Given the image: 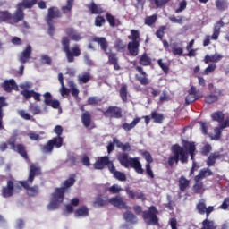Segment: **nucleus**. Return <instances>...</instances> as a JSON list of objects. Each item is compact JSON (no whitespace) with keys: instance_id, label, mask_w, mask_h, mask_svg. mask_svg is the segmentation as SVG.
Instances as JSON below:
<instances>
[{"instance_id":"obj_34","label":"nucleus","mask_w":229,"mask_h":229,"mask_svg":"<svg viewBox=\"0 0 229 229\" xmlns=\"http://www.w3.org/2000/svg\"><path fill=\"white\" fill-rule=\"evenodd\" d=\"M15 89H19V86H17V83H15V80L10 79V80L4 81V89L5 90V92L15 90Z\"/></svg>"},{"instance_id":"obj_11","label":"nucleus","mask_w":229,"mask_h":229,"mask_svg":"<svg viewBox=\"0 0 229 229\" xmlns=\"http://www.w3.org/2000/svg\"><path fill=\"white\" fill-rule=\"evenodd\" d=\"M196 210L198 214H200V216H204V214H206V217L208 219L210 214L214 211V206H208L207 208V201L205 199H201L196 205Z\"/></svg>"},{"instance_id":"obj_57","label":"nucleus","mask_w":229,"mask_h":229,"mask_svg":"<svg viewBox=\"0 0 229 229\" xmlns=\"http://www.w3.org/2000/svg\"><path fill=\"white\" fill-rule=\"evenodd\" d=\"M157 22V15L153 14L152 16H147L145 18L146 26H153V24Z\"/></svg>"},{"instance_id":"obj_58","label":"nucleus","mask_w":229,"mask_h":229,"mask_svg":"<svg viewBox=\"0 0 229 229\" xmlns=\"http://www.w3.org/2000/svg\"><path fill=\"white\" fill-rule=\"evenodd\" d=\"M69 87L71 89L72 96H73V98H78V96L80 94V90L76 89V84H74V82L71 81L69 83Z\"/></svg>"},{"instance_id":"obj_38","label":"nucleus","mask_w":229,"mask_h":229,"mask_svg":"<svg viewBox=\"0 0 229 229\" xmlns=\"http://www.w3.org/2000/svg\"><path fill=\"white\" fill-rule=\"evenodd\" d=\"M138 123H140V117L134 118L133 121L131 123H123L122 128L125 131H130L131 130H133V128H135V126H137Z\"/></svg>"},{"instance_id":"obj_33","label":"nucleus","mask_w":229,"mask_h":229,"mask_svg":"<svg viewBox=\"0 0 229 229\" xmlns=\"http://www.w3.org/2000/svg\"><path fill=\"white\" fill-rule=\"evenodd\" d=\"M4 106H8V103L6 102V98L0 97V130H4V126H3V117H4V114L3 113V108Z\"/></svg>"},{"instance_id":"obj_62","label":"nucleus","mask_w":229,"mask_h":229,"mask_svg":"<svg viewBox=\"0 0 229 229\" xmlns=\"http://www.w3.org/2000/svg\"><path fill=\"white\" fill-rule=\"evenodd\" d=\"M187 8V1L182 0V2L179 3V8L175 9V13H182L183 10Z\"/></svg>"},{"instance_id":"obj_3","label":"nucleus","mask_w":229,"mask_h":229,"mask_svg":"<svg viewBox=\"0 0 229 229\" xmlns=\"http://www.w3.org/2000/svg\"><path fill=\"white\" fill-rule=\"evenodd\" d=\"M54 131L55 134H57V136L54 137L52 140H49L47 144L41 148L42 153H48V155H51L55 148L59 149V148L64 146V138H62V133H64V127H62V125H56L54 129Z\"/></svg>"},{"instance_id":"obj_19","label":"nucleus","mask_w":229,"mask_h":229,"mask_svg":"<svg viewBox=\"0 0 229 229\" xmlns=\"http://www.w3.org/2000/svg\"><path fill=\"white\" fill-rule=\"evenodd\" d=\"M44 103L47 106H51L52 108L57 109L60 108V101L59 100H53V95L49 92H46L44 95Z\"/></svg>"},{"instance_id":"obj_21","label":"nucleus","mask_w":229,"mask_h":229,"mask_svg":"<svg viewBox=\"0 0 229 229\" xmlns=\"http://www.w3.org/2000/svg\"><path fill=\"white\" fill-rule=\"evenodd\" d=\"M106 55L108 56V63L110 65H114V71H121V66L119 65V57H117V54L107 52Z\"/></svg>"},{"instance_id":"obj_10","label":"nucleus","mask_w":229,"mask_h":229,"mask_svg":"<svg viewBox=\"0 0 229 229\" xmlns=\"http://www.w3.org/2000/svg\"><path fill=\"white\" fill-rule=\"evenodd\" d=\"M207 176H212V173H199L195 176V183L192 186L194 194H203V192H205V185L201 180H204V178H207Z\"/></svg>"},{"instance_id":"obj_50","label":"nucleus","mask_w":229,"mask_h":229,"mask_svg":"<svg viewBox=\"0 0 229 229\" xmlns=\"http://www.w3.org/2000/svg\"><path fill=\"white\" fill-rule=\"evenodd\" d=\"M202 225L205 229H217V225H216L214 221L208 219L203 220Z\"/></svg>"},{"instance_id":"obj_22","label":"nucleus","mask_w":229,"mask_h":229,"mask_svg":"<svg viewBox=\"0 0 229 229\" xmlns=\"http://www.w3.org/2000/svg\"><path fill=\"white\" fill-rule=\"evenodd\" d=\"M129 167L135 170L136 173H144V169L142 168V164H140V160L139 157L130 158Z\"/></svg>"},{"instance_id":"obj_54","label":"nucleus","mask_w":229,"mask_h":229,"mask_svg":"<svg viewBox=\"0 0 229 229\" xmlns=\"http://www.w3.org/2000/svg\"><path fill=\"white\" fill-rule=\"evenodd\" d=\"M100 103L101 99L98 98V97H89L88 98V105H90L91 106H99Z\"/></svg>"},{"instance_id":"obj_37","label":"nucleus","mask_w":229,"mask_h":229,"mask_svg":"<svg viewBox=\"0 0 229 229\" xmlns=\"http://www.w3.org/2000/svg\"><path fill=\"white\" fill-rule=\"evenodd\" d=\"M191 185V181H189L185 176L182 175L179 178V190L181 192H185L187 188Z\"/></svg>"},{"instance_id":"obj_60","label":"nucleus","mask_w":229,"mask_h":229,"mask_svg":"<svg viewBox=\"0 0 229 229\" xmlns=\"http://www.w3.org/2000/svg\"><path fill=\"white\" fill-rule=\"evenodd\" d=\"M73 5V4H70L69 2H67L66 5L61 7L63 13H71V12H72Z\"/></svg>"},{"instance_id":"obj_4","label":"nucleus","mask_w":229,"mask_h":229,"mask_svg":"<svg viewBox=\"0 0 229 229\" xmlns=\"http://www.w3.org/2000/svg\"><path fill=\"white\" fill-rule=\"evenodd\" d=\"M61 44L63 51L65 53L68 64H72V62H74V58H78V56L81 55V48H80V45L75 44L71 48V40H69L68 37H63Z\"/></svg>"},{"instance_id":"obj_42","label":"nucleus","mask_w":229,"mask_h":229,"mask_svg":"<svg viewBox=\"0 0 229 229\" xmlns=\"http://www.w3.org/2000/svg\"><path fill=\"white\" fill-rule=\"evenodd\" d=\"M151 119H153L156 124H162L165 117L164 116V114H158L157 111H153L151 112Z\"/></svg>"},{"instance_id":"obj_48","label":"nucleus","mask_w":229,"mask_h":229,"mask_svg":"<svg viewBox=\"0 0 229 229\" xmlns=\"http://www.w3.org/2000/svg\"><path fill=\"white\" fill-rule=\"evenodd\" d=\"M12 21V14L8 11H0V22Z\"/></svg>"},{"instance_id":"obj_12","label":"nucleus","mask_w":229,"mask_h":229,"mask_svg":"<svg viewBox=\"0 0 229 229\" xmlns=\"http://www.w3.org/2000/svg\"><path fill=\"white\" fill-rule=\"evenodd\" d=\"M200 98H203V93L196 89L195 86H191L185 98V103L186 105H191V103H194V101L200 99Z\"/></svg>"},{"instance_id":"obj_36","label":"nucleus","mask_w":229,"mask_h":229,"mask_svg":"<svg viewBox=\"0 0 229 229\" xmlns=\"http://www.w3.org/2000/svg\"><path fill=\"white\" fill-rule=\"evenodd\" d=\"M123 218L126 221V223H131V225H137L139 221L137 219V216H135V214H133L131 211H126L123 214Z\"/></svg>"},{"instance_id":"obj_25","label":"nucleus","mask_w":229,"mask_h":229,"mask_svg":"<svg viewBox=\"0 0 229 229\" xmlns=\"http://www.w3.org/2000/svg\"><path fill=\"white\" fill-rule=\"evenodd\" d=\"M93 42H97L98 46H100V48L106 55H108V41L106 40V38H99V37H95L93 38Z\"/></svg>"},{"instance_id":"obj_6","label":"nucleus","mask_w":229,"mask_h":229,"mask_svg":"<svg viewBox=\"0 0 229 229\" xmlns=\"http://www.w3.org/2000/svg\"><path fill=\"white\" fill-rule=\"evenodd\" d=\"M18 135L19 134L17 133V131H14L8 140L7 144L10 146V149H12L13 151H16V153L22 157L24 160H28L30 157L28 156V150H26V146L21 143L15 145V143L17 142Z\"/></svg>"},{"instance_id":"obj_44","label":"nucleus","mask_w":229,"mask_h":229,"mask_svg":"<svg viewBox=\"0 0 229 229\" xmlns=\"http://www.w3.org/2000/svg\"><path fill=\"white\" fill-rule=\"evenodd\" d=\"M114 49H116V51H118V53H123L126 49V44H124V41H123V39L117 38L114 41Z\"/></svg>"},{"instance_id":"obj_61","label":"nucleus","mask_w":229,"mask_h":229,"mask_svg":"<svg viewBox=\"0 0 229 229\" xmlns=\"http://www.w3.org/2000/svg\"><path fill=\"white\" fill-rule=\"evenodd\" d=\"M53 62V59L47 55H41V64H44L45 65H51Z\"/></svg>"},{"instance_id":"obj_27","label":"nucleus","mask_w":229,"mask_h":229,"mask_svg":"<svg viewBox=\"0 0 229 229\" xmlns=\"http://www.w3.org/2000/svg\"><path fill=\"white\" fill-rule=\"evenodd\" d=\"M110 157L108 156H104L98 157V159L94 163V167L96 169H105V166L109 164Z\"/></svg>"},{"instance_id":"obj_35","label":"nucleus","mask_w":229,"mask_h":229,"mask_svg":"<svg viewBox=\"0 0 229 229\" xmlns=\"http://www.w3.org/2000/svg\"><path fill=\"white\" fill-rule=\"evenodd\" d=\"M89 208L87 206H81L74 212L75 217H89Z\"/></svg>"},{"instance_id":"obj_46","label":"nucleus","mask_w":229,"mask_h":229,"mask_svg":"<svg viewBox=\"0 0 229 229\" xmlns=\"http://www.w3.org/2000/svg\"><path fill=\"white\" fill-rule=\"evenodd\" d=\"M140 64L143 65V67H148V65H151V57L146 53L142 54L140 58Z\"/></svg>"},{"instance_id":"obj_13","label":"nucleus","mask_w":229,"mask_h":229,"mask_svg":"<svg viewBox=\"0 0 229 229\" xmlns=\"http://www.w3.org/2000/svg\"><path fill=\"white\" fill-rule=\"evenodd\" d=\"M104 117H111L113 119H121L123 117V109L119 106H110L103 112Z\"/></svg>"},{"instance_id":"obj_45","label":"nucleus","mask_w":229,"mask_h":229,"mask_svg":"<svg viewBox=\"0 0 229 229\" xmlns=\"http://www.w3.org/2000/svg\"><path fill=\"white\" fill-rule=\"evenodd\" d=\"M215 4L216 8H217L219 12H225V10H228V2L226 0H216Z\"/></svg>"},{"instance_id":"obj_1","label":"nucleus","mask_w":229,"mask_h":229,"mask_svg":"<svg viewBox=\"0 0 229 229\" xmlns=\"http://www.w3.org/2000/svg\"><path fill=\"white\" fill-rule=\"evenodd\" d=\"M172 153L173 156H170L167 161L169 167H174V164H178L179 162L182 164H187V162H189V155L191 160H194L196 143L182 140V147L179 144L172 146Z\"/></svg>"},{"instance_id":"obj_49","label":"nucleus","mask_w":229,"mask_h":229,"mask_svg":"<svg viewBox=\"0 0 229 229\" xmlns=\"http://www.w3.org/2000/svg\"><path fill=\"white\" fill-rule=\"evenodd\" d=\"M79 83H89L90 80H92V76L90 75V72H85L82 75L78 76Z\"/></svg>"},{"instance_id":"obj_32","label":"nucleus","mask_w":229,"mask_h":229,"mask_svg":"<svg viewBox=\"0 0 229 229\" xmlns=\"http://www.w3.org/2000/svg\"><path fill=\"white\" fill-rule=\"evenodd\" d=\"M221 94V91H215L214 93H211L209 95H207L204 98L205 103H208V105H212V103H216V101H218L219 95Z\"/></svg>"},{"instance_id":"obj_26","label":"nucleus","mask_w":229,"mask_h":229,"mask_svg":"<svg viewBox=\"0 0 229 229\" xmlns=\"http://www.w3.org/2000/svg\"><path fill=\"white\" fill-rule=\"evenodd\" d=\"M2 195L4 198H12L13 196V181L7 182V186L2 190Z\"/></svg>"},{"instance_id":"obj_17","label":"nucleus","mask_w":229,"mask_h":229,"mask_svg":"<svg viewBox=\"0 0 229 229\" xmlns=\"http://www.w3.org/2000/svg\"><path fill=\"white\" fill-rule=\"evenodd\" d=\"M108 203L117 208H123V210H130L131 208L126 205V202L123 201V198L116 196L108 199Z\"/></svg>"},{"instance_id":"obj_43","label":"nucleus","mask_w":229,"mask_h":229,"mask_svg":"<svg viewBox=\"0 0 229 229\" xmlns=\"http://www.w3.org/2000/svg\"><path fill=\"white\" fill-rule=\"evenodd\" d=\"M130 157L128 154H120L118 157V160L123 167H130Z\"/></svg>"},{"instance_id":"obj_40","label":"nucleus","mask_w":229,"mask_h":229,"mask_svg":"<svg viewBox=\"0 0 229 229\" xmlns=\"http://www.w3.org/2000/svg\"><path fill=\"white\" fill-rule=\"evenodd\" d=\"M108 197H106V199H103L101 196H98L95 199V201L93 202V207L95 208H98V207H106L108 205Z\"/></svg>"},{"instance_id":"obj_8","label":"nucleus","mask_w":229,"mask_h":229,"mask_svg":"<svg viewBox=\"0 0 229 229\" xmlns=\"http://www.w3.org/2000/svg\"><path fill=\"white\" fill-rule=\"evenodd\" d=\"M36 174H37L36 173H30L27 181L19 182V184L21 185V187H23L25 191H27V194L30 198H35V196H37L39 192L38 186L37 185L30 186L33 184V180H35Z\"/></svg>"},{"instance_id":"obj_20","label":"nucleus","mask_w":229,"mask_h":229,"mask_svg":"<svg viewBox=\"0 0 229 229\" xmlns=\"http://www.w3.org/2000/svg\"><path fill=\"white\" fill-rule=\"evenodd\" d=\"M21 94L25 98V99H31V98H33L35 101H41L40 93H38L35 90L23 89L21 91Z\"/></svg>"},{"instance_id":"obj_29","label":"nucleus","mask_w":229,"mask_h":229,"mask_svg":"<svg viewBox=\"0 0 229 229\" xmlns=\"http://www.w3.org/2000/svg\"><path fill=\"white\" fill-rule=\"evenodd\" d=\"M221 158H223V155H221V153H211L209 157H208L207 165H208V167H212V165L216 164V160H221Z\"/></svg>"},{"instance_id":"obj_16","label":"nucleus","mask_w":229,"mask_h":229,"mask_svg":"<svg viewBox=\"0 0 229 229\" xmlns=\"http://www.w3.org/2000/svg\"><path fill=\"white\" fill-rule=\"evenodd\" d=\"M31 53H33L31 45H27L25 49L19 55V62L23 64H28V62H30V60L31 59Z\"/></svg>"},{"instance_id":"obj_30","label":"nucleus","mask_w":229,"mask_h":229,"mask_svg":"<svg viewBox=\"0 0 229 229\" xmlns=\"http://www.w3.org/2000/svg\"><path fill=\"white\" fill-rule=\"evenodd\" d=\"M81 123L85 128H90L92 124V114H90V112L85 111L81 114Z\"/></svg>"},{"instance_id":"obj_23","label":"nucleus","mask_w":229,"mask_h":229,"mask_svg":"<svg viewBox=\"0 0 229 229\" xmlns=\"http://www.w3.org/2000/svg\"><path fill=\"white\" fill-rule=\"evenodd\" d=\"M67 37L71 38V40H73L74 42H80L81 40V35L74 28L68 27L64 30Z\"/></svg>"},{"instance_id":"obj_5","label":"nucleus","mask_w":229,"mask_h":229,"mask_svg":"<svg viewBox=\"0 0 229 229\" xmlns=\"http://www.w3.org/2000/svg\"><path fill=\"white\" fill-rule=\"evenodd\" d=\"M128 38L131 40L127 45L128 51L131 56H137L139 55V47H140V33L139 30H131Z\"/></svg>"},{"instance_id":"obj_14","label":"nucleus","mask_w":229,"mask_h":229,"mask_svg":"<svg viewBox=\"0 0 229 229\" xmlns=\"http://www.w3.org/2000/svg\"><path fill=\"white\" fill-rule=\"evenodd\" d=\"M60 17H62V13L60 12V9H58V7L52 6L48 8L47 15L45 21L48 22H55L54 19H60Z\"/></svg>"},{"instance_id":"obj_18","label":"nucleus","mask_w":229,"mask_h":229,"mask_svg":"<svg viewBox=\"0 0 229 229\" xmlns=\"http://www.w3.org/2000/svg\"><path fill=\"white\" fill-rule=\"evenodd\" d=\"M125 192L130 199H140L141 201H146V194L142 191H134L130 189V187H126Z\"/></svg>"},{"instance_id":"obj_59","label":"nucleus","mask_w":229,"mask_h":229,"mask_svg":"<svg viewBox=\"0 0 229 229\" xmlns=\"http://www.w3.org/2000/svg\"><path fill=\"white\" fill-rule=\"evenodd\" d=\"M42 168L37 163H32L30 165V173H41Z\"/></svg>"},{"instance_id":"obj_24","label":"nucleus","mask_w":229,"mask_h":229,"mask_svg":"<svg viewBox=\"0 0 229 229\" xmlns=\"http://www.w3.org/2000/svg\"><path fill=\"white\" fill-rule=\"evenodd\" d=\"M141 157L147 162L145 165L146 173H153V171L151 170V164H153V157L151 156V153H149V151L145 150L141 153Z\"/></svg>"},{"instance_id":"obj_52","label":"nucleus","mask_w":229,"mask_h":229,"mask_svg":"<svg viewBox=\"0 0 229 229\" xmlns=\"http://www.w3.org/2000/svg\"><path fill=\"white\" fill-rule=\"evenodd\" d=\"M106 19L107 22L109 23V25L111 26V28H115V26H116L115 16L112 15L110 13H106Z\"/></svg>"},{"instance_id":"obj_56","label":"nucleus","mask_w":229,"mask_h":229,"mask_svg":"<svg viewBox=\"0 0 229 229\" xmlns=\"http://www.w3.org/2000/svg\"><path fill=\"white\" fill-rule=\"evenodd\" d=\"M165 30H167V27L165 26H160L159 29L156 31V37H157V38H159V40H163L164 39V35H165Z\"/></svg>"},{"instance_id":"obj_63","label":"nucleus","mask_w":229,"mask_h":229,"mask_svg":"<svg viewBox=\"0 0 229 229\" xmlns=\"http://www.w3.org/2000/svg\"><path fill=\"white\" fill-rule=\"evenodd\" d=\"M210 151H212V146L208 143L201 148L200 153L201 155H204V157H207Z\"/></svg>"},{"instance_id":"obj_47","label":"nucleus","mask_w":229,"mask_h":229,"mask_svg":"<svg viewBox=\"0 0 229 229\" xmlns=\"http://www.w3.org/2000/svg\"><path fill=\"white\" fill-rule=\"evenodd\" d=\"M211 119L212 121H216V123H221L225 121V114L221 111L215 112L211 114Z\"/></svg>"},{"instance_id":"obj_9","label":"nucleus","mask_w":229,"mask_h":229,"mask_svg":"<svg viewBox=\"0 0 229 229\" xmlns=\"http://www.w3.org/2000/svg\"><path fill=\"white\" fill-rule=\"evenodd\" d=\"M157 214H158V209H157V207L150 206L148 208V210L143 211V220L147 225H153V226H158V216H157Z\"/></svg>"},{"instance_id":"obj_41","label":"nucleus","mask_w":229,"mask_h":229,"mask_svg":"<svg viewBox=\"0 0 229 229\" xmlns=\"http://www.w3.org/2000/svg\"><path fill=\"white\" fill-rule=\"evenodd\" d=\"M119 94L123 103H128V85L123 84L120 88Z\"/></svg>"},{"instance_id":"obj_64","label":"nucleus","mask_w":229,"mask_h":229,"mask_svg":"<svg viewBox=\"0 0 229 229\" xmlns=\"http://www.w3.org/2000/svg\"><path fill=\"white\" fill-rule=\"evenodd\" d=\"M48 26V35L53 37L55 35V21H46Z\"/></svg>"},{"instance_id":"obj_2","label":"nucleus","mask_w":229,"mask_h":229,"mask_svg":"<svg viewBox=\"0 0 229 229\" xmlns=\"http://www.w3.org/2000/svg\"><path fill=\"white\" fill-rule=\"evenodd\" d=\"M76 182L74 178H69L62 184V187L55 188V191L51 194L50 203L47 205L49 210H56L60 205L64 203L65 198V192L69 191V188L72 187Z\"/></svg>"},{"instance_id":"obj_39","label":"nucleus","mask_w":229,"mask_h":229,"mask_svg":"<svg viewBox=\"0 0 229 229\" xmlns=\"http://www.w3.org/2000/svg\"><path fill=\"white\" fill-rule=\"evenodd\" d=\"M88 8L94 15H99L103 13V8H101V5L96 4L94 2H91L89 5H88Z\"/></svg>"},{"instance_id":"obj_55","label":"nucleus","mask_w":229,"mask_h":229,"mask_svg":"<svg viewBox=\"0 0 229 229\" xmlns=\"http://www.w3.org/2000/svg\"><path fill=\"white\" fill-rule=\"evenodd\" d=\"M157 64L160 69H162L163 72H165V74L169 73V64H167V63H164L162 59H158Z\"/></svg>"},{"instance_id":"obj_28","label":"nucleus","mask_w":229,"mask_h":229,"mask_svg":"<svg viewBox=\"0 0 229 229\" xmlns=\"http://www.w3.org/2000/svg\"><path fill=\"white\" fill-rule=\"evenodd\" d=\"M221 60H223V55L221 54H214V55H205L204 57V63L205 64H210V62L212 64H217V62H221Z\"/></svg>"},{"instance_id":"obj_53","label":"nucleus","mask_w":229,"mask_h":229,"mask_svg":"<svg viewBox=\"0 0 229 229\" xmlns=\"http://www.w3.org/2000/svg\"><path fill=\"white\" fill-rule=\"evenodd\" d=\"M216 65L214 64H209L203 72L202 76H208V74H212L216 69Z\"/></svg>"},{"instance_id":"obj_51","label":"nucleus","mask_w":229,"mask_h":229,"mask_svg":"<svg viewBox=\"0 0 229 229\" xmlns=\"http://www.w3.org/2000/svg\"><path fill=\"white\" fill-rule=\"evenodd\" d=\"M106 22V20L105 19V17L101 15L96 16L95 26H97V28H101L102 26H105Z\"/></svg>"},{"instance_id":"obj_7","label":"nucleus","mask_w":229,"mask_h":229,"mask_svg":"<svg viewBox=\"0 0 229 229\" xmlns=\"http://www.w3.org/2000/svg\"><path fill=\"white\" fill-rule=\"evenodd\" d=\"M22 3L19 4V7L15 11L14 14H12V21L17 24L21 22V21H24V11H22V8L21 6H24L25 8H31L32 6H35L37 3H38V0H22Z\"/></svg>"},{"instance_id":"obj_31","label":"nucleus","mask_w":229,"mask_h":229,"mask_svg":"<svg viewBox=\"0 0 229 229\" xmlns=\"http://www.w3.org/2000/svg\"><path fill=\"white\" fill-rule=\"evenodd\" d=\"M224 26H225V22L223 21V20H220L216 23V25L214 26L213 34L211 36L212 40H217V38H219V34L221 33V28H223Z\"/></svg>"},{"instance_id":"obj_15","label":"nucleus","mask_w":229,"mask_h":229,"mask_svg":"<svg viewBox=\"0 0 229 229\" xmlns=\"http://www.w3.org/2000/svg\"><path fill=\"white\" fill-rule=\"evenodd\" d=\"M136 71L140 74V76H135L137 81H139L140 85H149L150 81L148 78V73L144 72V68H142L141 66H136Z\"/></svg>"}]
</instances>
